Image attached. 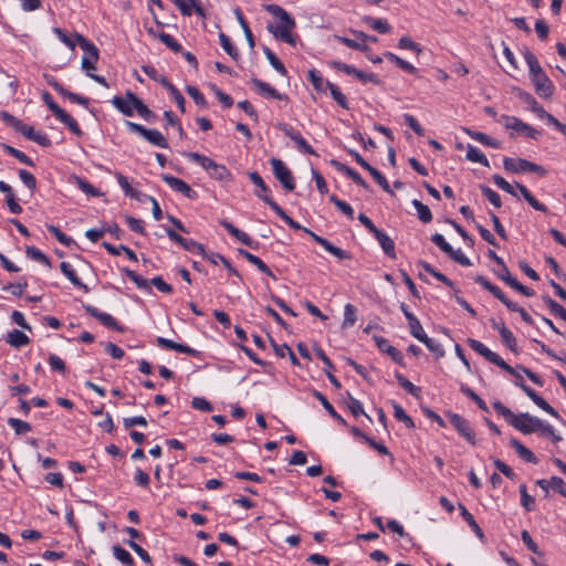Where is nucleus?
Masks as SVG:
<instances>
[{
	"label": "nucleus",
	"instance_id": "nucleus-2",
	"mask_svg": "<svg viewBox=\"0 0 566 566\" xmlns=\"http://www.w3.org/2000/svg\"><path fill=\"white\" fill-rule=\"evenodd\" d=\"M265 10L281 21V24L279 25H269L268 30L274 35L275 39L291 45H295V36H293L291 33L295 28L294 19L277 4H266Z\"/></svg>",
	"mask_w": 566,
	"mask_h": 566
},
{
	"label": "nucleus",
	"instance_id": "nucleus-42",
	"mask_svg": "<svg viewBox=\"0 0 566 566\" xmlns=\"http://www.w3.org/2000/svg\"><path fill=\"white\" fill-rule=\"evenodd\" d=\"M467 159L472 163H479L484 167H490L489 159L486 156L480 151L476 147L469 145L467 151Z\"/></svg>",
	"mask_w": 566,
	"mask_h": 566
},
{
	"label": "nucleus",
	"instance_id": "nucleus-11",
	"mask_svg": "<svg viewBox=\"0 0 566 566\" xmlns=\"http://www.w3.org/2000/svg\"><path fill=\"white\" fill-rule=\"evenodd\" d=\"M277 128L289 138H291L298 147V149L308 155H316L313 147L303 138L300 132L295 130L286 123H279Z\"/></svg>",
	"mask_w": 566,
	"mask_h": 566
},
{
	"label": "nucleus",
	"instance_id": "nucleus-55",
	"mask_svg": "<svg viewBox=\"0 0 566 566\" xmlns=\"http://www.w3.org/2000/svg\"><path fill=\"white\" fill-rule=\"evenodd\" d=\"M426 345V347L436 357H442L444 355V350L442 345L433 338L428 337L427 335L420 340Z\"/></svg>",
	"mask_w": 566,
	"mask_h": 566
},
{
	"label": "nucleus",
	"instance_id": "nucleus-51",
	"mask_svg": "<svg viewBox=\"0 0 566 566\" xmlns=\"http://www.w3.org/2000/svg\"><path fill=\"white\" fill-rule=\"evenodd\" d=\"M392 408H394V416L397 420L402 421L406 424V427H408L410 429L415 428L413 420L411 419V417H409L406 413L405 409L400 405H398L397 402H394Z\"/></svg>",
	"mask_w": 566,
	"mask_h": 566
},
{
	"label": "nucleus",
	"instance_id": "nucleus-22",
	"mask_svg": "<svg viewBox=\"0 0 566 566\" xmlns=\"http://www.w3.org/2000/svg\"><path fill=\"white\" fill-rule=\"evenodd\" d=\"M251 83L253 87L258 91L261 95H268L272 98L280 99V101H289V97L285 94L280 93L274 87H272L270 84L259 80V78H252Z\"/></svg>",
	"mask_w": 566,
	"mask_h": 566
},
{
	"label": "nucleus",
	"instance_id": "nucleus-62",
	"mask_svg": "<svg viewBox=\"0 0 566 566\" xmlns=\"http://www.w3.org/2000/svg\"><path fill=\"white\" fill-rule=\"evenodd\" d=\"M75 180H76L77 187L86 195H90L93 197H99L102 195L97 188H95L93 185H91L85 179L76 177Z\"/></svg>",
	"mask_w": 566,
	"mask_h": 566
},
{
	"label": "nucleus",
	"instance_id": "nucleus-57",
	"mask_svg": "<svg viewBox=\"0 0 566 566\" xmlns=\"http://www.w3.org/2000/svg\"><path fill=\"white\" fill-rule=\"evenodd\" d=\"M502 331H501V338L503 340V343L506 345V347L516 353L517 352V344H516V338L514 337L513 333L506 328V326H502L501 327Z\"/></svg>",
	"mask_w": 566,
	"mask_h": 566
},
{
	"label": "nucleus",
	"instance_id": "nucleus-10",
	"mask_svg": "<svg viewBox=\"0 0 566 566\" xmlns=\"http://www.w3.org/2000/svg\"><path fill=\"white\" fill-rule=\"evenodd\" d=\"M270 163L273 174L281 182L282 187L287 191H293L295 188V181L291 170L279 158H272Z\"/></svg>",
	"mask_w": 566,
	"mask_h": 566
},
{
	"label": "nucleus",
	"instance_id": "nucleus-19",
	"mask_svg": "<svg viewBox=\"0 0 566 566\" xmlns=\"http://www.w3.org/2000/svg\"><path fill=\"white\" fill-rule=\"evenodd\" d=\"M84 310L87 314L98 319L104 326L113 328L115 331H122L120 326L112 315L101 312L95 306L88 304L84 305Z\"/></svg>",
	"mask_w": 566,
	"mask_h": 566
},
{
	"label": "nucleus",
	"instance_id": "nucleus-16",
	"mask_svg": "<svg viewBox=\"0 0 566 566\" xmlns=\"http://www.w3.org/2000/svg\"><path fill=\"white\" fill-rule=\"evenodd\" d=\"M161 179L175 191L182 193L186 198L195 199L197 192L182 179L171 175H161Z\"/></svg>",
	"mask_w": 566,
	"mask_h": 566
},
{
	"label": "nucleus",
	"instance_id": "nucleus-41",
	"mask_svg": "<svg viewBox=\"0 0 566 566\" xmlns=\"http://www.w3.org/2000/svg\"><path fill=\"white\" fill-rule=\"evenodd\" d=\"M326 87H328L333 99L344 109H349V105L346 96L342 93L339 87L331 82H326Z\"/></svg>",
	"mask_w": 566,
	"mask_h": 566
},
{
	"label": "nucleus",
	"instance_id": "nucleus-56",
	"mask_svg": "<svg viewBox=\"0 0 566 566\" xmlns=\"http://www.w3.org/2000/svg\"><path fill=\"white\" fill-rule=\"evenodd\" d=\"M8 423L17 434H24L32 430V427L29 422L17 419V418H9Z\"/></svg>",
	"mask_w": 566,
	"mask_h": 566
},
{
	"label": "nucleus",
	"instance_id": "nucleus-39",
	"mask_svg": "<svg viewBox=\"0 0 566 566\" xmlns=\"http://www.w3.org/2000/svg\"><path fill=\"white\" fill-rule=\"evenodd\" d=\"M30 342L29 337L21 331L19 329H13L12 332H10L8 334V343L12 346V347H22V346H25L28 345Z\"/></svg>",
	"mask_w": 566,
	"mask_h": 566
},
{
	"label": "nucleus",
	"instance_id": "nucleus-9",
	"mask_svg": "<svg viewBox=\"0 0 566 566\" xmlns=\"http://www.w3.org/2000/svg\"><path fill=\"white\" fill-rule=\"evenodd\" d=\"M496 120L502 124L507 129H514L518 133L526 135L532 139H537L541 136V133L530 126L528 124L522 122L520 118L515 116L501 115Z\"/></svg>",
	"mask_w": 566,
	"mask_h": 566
},
{
	"label": "nucleus",
	"instance_id": "nucleus-61",
	"mask_svg": "<svg viewBox=\"0 0 566 566\" xmlns=\"http://www.w3.org/2000/svg\"><path fill=\"white\" fill-rule=\"evenodd\" d=\"M356 323V308L353 304H346L344 308L343 328L353 326Z\"/></svg>",
	"mask_w": 566,
	"mask_h": 566
},
{
	"label": "nucleus",
	"instance_id": "nucleus-3",
	"mask_svg": "<svg viewBox=\"0 0 566 566\" xmlns=\"http://www.w3.org/2000/svg\"><path fill=\"white\" fill-rule=\"evenodd\" d=\"M186 157L199 164L206 171H208L210 177L217 180H226L231 176L226 166L217 164L214 160L205 155L199 153H187Z\"/></svg>",
	"mask_w": 566,
	"mask_h": 566
},
{
	"label": "nucleus",
	"instance_id": "nucleus-36",
	"mask_svg": "<svg viewBox=\"0 0 566 566\" xmlns=\"http://www.w3.org/2000/svg\"><path fill=\"white\" fill-rule=\"evenodd\" d=\"M62 273L72 282L73 285L77 287H82L87 291V286L80 280L75 270L67 262H62L60 264Z\"/></svg>",
	"mask_w": 566,
	"mask_h": 566
},
{
	"label": "nucleus",
	"instance_id": "nucleus-25",
	"mask_svg": "<svg viewBox=\"0 0 566 566\" xmlns=\"http://www.w3.org/2000/svg\"><path fill=\"white\" fill-rule=\"evenodd\" d=\"M331 164L338 170L343 171L349 177L355 184L363 187L364 189H369L368 184L361 178V176L355 171L353 168L346 166L345 164H342L337 160H332Z\"/></svg>",
	"mask_w": 566,
	"mask_h": 566
},
{
	"label": "nucleus",
	"instance_id": "nucleus-23",
	"mask_svg": "<svg viewBox=\"0 0 566 566\" xmlns=\"http://www.w3.org/2000/svg\"><path fill=\"white\" fill-rule=\"evenodd\" d=\"M0 191L4 193L6 203L10 212L14 214H20L22 212V207L17 202L12 187L7 182L0 180Z\"/></svg>",
	"mask_w": 566,
	"mask_h": 566
},
{
	"label": "nucleus",
	"instance_id": "nucleus-6",
	"mask_svg": "<svg viewBox=\"0 0 566 566\" xmlns=\"http://www.w3.org/2000/svg\"><path fill=\"white\" fill-rule=\"evenodd\" d=\"M73 38L77 40L80 48L87 54L82 57V69L86 71V73L91 70H95V63L98 60V49L80 33H74Z\"/></svg>",
	"mask_w": 566,
	"mask_h": 566
},
{
	"label": "nucleus",
	"instance_id": "nucleus-17",
	"mask_svg": "<svg viewBox=\"0 0 566 566\" xmlns=\"http://www.w3.org/2000/svg\"><path fill=\"white\" fill-rule=\"evenodd\" d=\"M531 81L535 86L536 93L544 98H548L553 95L554 85L545 72L530 76Z\"/></svg>",
	"mask_w": 566,
	"mask_h": 566
},
{
	"label": "nucleus",
	"instance_id": "nucleus-32",
	"mask_svg": "<svg viewBox=\"0 0 566 566\" xmlns=\"http://www.w3.org/2000/svg\"><path fill=\"white\" fill-rule=\"evenodd\" d=\"M516 188L532 208L541 212H547V207L541 203L524 185L516 182Z\"/></svg>",
	"mask_w": 566,
	"mask_h": 566
},
{
	"label": "nucleus",
	"instance_id": "nucleus-45",
	"mask_svg": "<svg viewBox=\"0 0 566 566\" xmlns=\"http://www.w3.org/2000/svg\"><path fill=\"white\" fill-rule=\"evenodd\" d=\"M419 265L426 271L428 272L429 274H431L433 277H436L438 281L442 282L443 284H446L447 286L449 287H454L453 286V283L444 275L442 274L441 272L437 271L433 269V266H431V264H429L428 262L426 261H419Z\"/></svg>",
	"mask_w": 566,
	"mask_h": 566
},
{
	"label": "nucleus",
	"instance_id": "nucleus-63",
	"mask_svg": "<svg viewBox=\"0 0 566 566\" xmlns=\"http://www.w3.org/2000/svg\"><path fill=\"white\" fill-rule=\"evenodd\" d=\"M493 408L495 411L504 417L511 426H513L514 418H516L517 415H514L507 407H505L501 401H494Z\"/></svg>",
	"mask_w": 566,
	"mask_h": 566
},
{
	"label": "nucleus",
	"instance_id": "nucleus-5",
	"mask_svg": "<svg viewBox=\"0 0 566 566\" xmlns=\"http://www.w3.org/2000/svg\"><path fill=\"white\" fill-rule=\"evenodd\" d=\"M467 344L471 349L483 356L488 361L496 365L509 374H514V368L506 364L496 353L490 350L483 343L474 338H468Z\"/></svg>",
	"mask_w": 566,
	"mask_h": 566
},
{
	"label": "nucleus",
	"instance_id": "nucleus-60",
	"mask_svg": "<svg viewBox=\"0 0 566 566\" xmlns=\"http://www.w3.org/2000/svg\"><path fill=\"white\" fill-rule=\"evenodd\" d=\"M460 390L470 399H472L476 405L478 407L488 412L489 411V408L486 406V403L484 402V400L479 397L471 388H469L468 386L465 385H461L460 387Z\"/></svg>",
	"mask_w": 566,
	"mask_h": 566
},
{
	"label": "nucleus",
	"instance_id": "nucleus-64",
	"mask_svg": "<svg viewBox=\"0 0 566 566\" xmlns=\"http://www.w3.org/2000/svg\"><path fill=\"white\" fill-rule=\"evenodd\" d=\"M493 408L495 411L504 417L511 426H513L514 418H516L517 415H514L507 407H505L501 401H494Z\"/></svg>",
	"mask_w": 566,
	"mask_h": 566
},
{
	"label": "nucleus",
	"instance_id": "nucleus-8",
	"mask_svg": "<svg viewBox=\"0 0 566 566\" xmlns=\"http://www.w3.org/2000/svg\"><path fill=\"white\" fill-rule=\"evenodd\" d=\"M512 375L516 377L515 385L520 387L537 407H539L542 410H544L552 417L556 419L559 418V413L545 399H543L538 394H536L531 387L525 385L522 376L518 373H516L515 369L514 374Z\"/></svg>",
	"mask_w": 566,
	"mask_h": 566
},
{
	"label": "nucleus",
	"instance_id": "nucleus-34",
	"mask_svg": "<svg viewBox=\"0 0 566 566\" xmlns=\"http://www.w3.org/2000/svg\"><path fill=\"white\" fill-rule=\"evenodd\" d=\"M313 396L322 403L324 409L339 423L346 424L345 419L338 415L332 403L327 400V398L319 391L313 390Z\"/></svg>",
	"mask_w": 566,
	"mask_h": 566
},
{
	"label": "nucleus",
	"instance_id": "nucleus-31",
	"mask_svg": "<svg viewBox=\"0 0 566 566\" xmlns=\"http://www.w3.org/2000/svg\"><path fill=\"white\" fill-rule=\"evenodd\" d=\"M127 97L130 98L133 106L139 116L146 120H149V116H154V112L150 111L135 93L127 91Z\"/></svg>",
	"mask_w": 566,
	"mask_h": 566
},
{
	"label": "nucleus",
	"instance_id": "nucleus-12",
	"mask_svg": "<svg viewBox=\"0 0 566 566\" xmlns=\"http://www.w3.org/2000/svg\"><path fill=\"white\" fill-rule=\"evenodd\" d=\"M451 424L454 429L471 444H475V433L469 421L458 413H448Z\"/></svg>",
	"mask_w": 566,
	"mask_h": 566
},
{
	"label": "nucleus",
	"instance_id": "nucleus-58",
	"mask_svg": "<svg viewBox=\"0 0 566 566\" xmlns=\"http://www.w3.org/2000/svg\"><path fill=\"white\" fill-rule=\"evenodd\" d=\"M25 253H27L28 258H30L34 261H38L46 266H51V262H50L49 258L43 252H41L39 249H36L34 247H28L25 250Z\"/></svg>",
	"mask_w": 566,
	"mask_h": 566
},
{
	"label": "nucleus",
	"instance_id": "nucleus-21",
	"mask_svg": "<svg viewBox=\"0 0 566 566\" xmlns=\"http://www.w3.org/2000/svg\"><path fill=\"white\" fill-rule=\"evenodd\" d=\"M374 340L379 350L388 354L391 359L400 366L405 365L403 355L396 347L391 346L386 338L381 336H374Z\"/></svg>",
	"mask_w": 566,
	"mask_h": 566
},
{
	"label": "nucleus",
	"instance_id": "nucleus-28",
	"mask_svg": "<svg viewBox=\"0 0 566 566\" xmlns=\"http://www.w3.org/2000/svg\"><path fill=\"white\" fill-rule=\"evenodd\" d=\"M239 254L242 255L248 262L255 265L262 273L266 274L268 276H271L272 279L276 280L273 272L270 270V268L256 255L250 253L249 251L244 249L238 250Z\"/></svg>",
	"mask_w": 566,
	"mask_h": 566
},
{
	"label": "nucleus",
	"instance_id": "nucleus-7",
	"mask_svg": "<svg viewBox=\"0 0 566 566\" xmlns=\"http://www.w3.org/2000/svg\"><path fill=\"white\" fill-rule=\"evenodd\" d=\"M126 126L132 133L143 136L148 143L160 148H168L166 137L157 129H148L140 124L126 120Z\"/></svg>",
	"mask_w": 566,
	"mask_h": 566
},
{
	"label": "nucleus",
	"instance_id": "nucleus-48",
	"mask_svg": "<svg viewBox=\"0 0 566 566\" xmlns=\"http://www.w3.org/2000/svg\"><path fill=\"white\" fill-rule=\"evenodd\" d=\"M524 57H525V62L530 69V76H533L535 74H539V73L544 72L534 53L526 50Z\"/></svg>",
	"mask_w": 566,
	"mask_h": 566
},
{
	"label": "nucleus",
	"instance_id": "nucleus-24",
	"mask_svg": "<svg viewBox=\"0 0 566 566\" xmlns=\"http://www.w3.org/2000/svg\"><path fill=\"white\" fill-rule=\"evenodd\" d=\"M157 345L165 349H172L179 353L197 356L198 352L185 344L176 343L165 337H157Z\"/></svg>",
	"mask_w": 566,
	"mask_h": 566
},
{
	"label": "nucleus",
	"instance_id": "nucleus-44",
	"mask_svg": "<svg viewBox=\"0 0 566 566\" xmlns=\"http://www.w3.org/2000/svg\"><path fill=\"white\" fill-rule=\"evenodd\" d=\"M124 273L130 281H133L137 285L138 289L146 290L148 292L151 291L150 282L143 277L142 275L137 274L135 271L124 269Z\"/></svg>",
	"mask_w": 566,
	"mask_h": 566
},
{
	"label": "nucleus",
	"instance_id": "nucleus-49",
	"mask_svg": "<svg viewBox=\"0 0 566 566\" xmlns=\"http://www.w3.org/2000/svg\"><path fill=\"white\" fill-rule=\"evenodd\" d=\"M460 510H461V515L467 521V523L470 525L472 531L476 534V536L479 538L483 539L484 538V534H483L481 527L475 522L473 515L463 505H460Z\"/></svg>",
	"mask_w": 566,
	"mask_h": 566
},
{
	"label": "nucleus",
	"instance_id": "nucleus-1",
	"mask_svg": "<svg viewBox=\"0 0 566 566\" xmlns=\"http://www.w3.org/2000/svg\"><path fill=\"white\" fill-rule=\"evenodd\" d=\"M258 197L262 199L266 205L270 206V208L281 218L283 219L292 229L295 230H303L305 233H307L316 243L322 245L327 252L333 254L335 258L339 260H348L350 259L349 252L332 244L327 239L314 233L312 230L302 227L300 223L294 221L291 217H289L285 211L270 197L261 196L258 193Z\"/></svg>",
	"mask_w": 566,
	"mask_h": 566
},
{
	"label": "nucleus",
	"instance_id": "nucleus-50",
	"mask_svg": "<svg viewBox=\"0 0 566 566\" xmlns=\"http://www.w3.org/2000/svg\"><path fill=\"white\" fill-rule=\"evenodd\" d=\"M412 206L416 208L418 212V218L423 222L428 223L432 220V213L428 206L423 205L420 200L415 199L412 201Z\"/></svg>",
	"mask_w": 566,
	"mask_h": 566
},
{
	"label": "nucleus",
	"instance_id": "nucleus-53",
	"mask_svg": "<svg viewBox=\"0 0 566 566\" xmlns=\"http://www.w3.org/2000/svg\"><path fill=\"white\" fill-rule=\"evenodd\" d=\"M263 52L273 69L276 70L280 74L286 75L287 71L284 64L277 59V56L266 46L263 49Z\"/></svg>",
	"mask_w": 566,
	"mask_h": 566
},
{
	"label": "nucleus",
	"instance_id": "nucleus-40",
	"mask_svg": "<svg viewBox=\"0 0 566 566\" xmlns=\"http://www.w3.org/2000/svg\"><path fill=\"white\" fill-rule=\"evenodd\" d=\"M364 22L367 23L371 29L379 33H389L391 30L390 24L384 19H375L371 17H365Z\"/></svg>",
	"mask_w": 566,
	"mask_h": 566
},
{
	"label": "nucleus",
	"instance_id": "nucleus-20",
	"mask_svg": "<svg viewBox=\"0 0 566 566\" xmlns=\"http://www.w3.org/2000/svg\"><path fill=\"white\" fill-rule=\"evenodd\" d=\"M171 2L180 10L185 17H190L192 11L198 15L205 17V10L198 0H171Z\"/></svg>",
	"mask_w": 566,
	"mask_h": 566
},
{
	"label": "nucleus",
	"instance_id": "nucleus-59",
	"mask_svg": "<svg viewBox=\"0 0 566 566\" xmlns=\"http://www.w3.org/2000/svg\"><path fill=\"white\" fill-rule=\"evenodd\" d=\"M480 190L495 208H501L502 200L496 191L485 185H481Z\"/></svg>",
	"mask_w": 566,
	"mask_h": 566
},
{
	"label": "nucleus",
	"instance_id": "nucleus-54",
	"mask_svg": "<svg viewBox=\"0 0 566 566\" xmlns=\"http://www.w3.org/2000/svg\"><path fill=\"white\" fill-rule=\"evenodd\" d=\"M219 40L222 49L233 59L238 60L239 52L237 48L232 44L230 38L226 35L224 33L219 34Z\"/></svg>",
	"mask_w": 566,
	"mask_h": 566
},
{
	"label": "nucleus",
	"instance_id": "nucleus-43",
	"mask_svg": "<svg viewBox=\"0 0 566 566\" xmlns=\"http://www.w3.org/2000/svg\"><path fill=\"white\" fill-rule=\"evenodd\" d=\"M2 148L7 154L17 158L20 163H22L27 166H30V167L34 166L33 160L29 156H27L23 151L17 149L10 145H7V144H3Z\"/></svg>",
	"mask_w": 566,
	"mask_h": 566
},
{
	"label": "nucleus",
	"instance_id": "nucleus-4",
	"mask_svg": "<svg viewBox=\"0 0 566 566\" xmlns=\"http://www.w3.org/2000/svg\"><path fill=\"white\" fill-rule=\"evenodd\" d=\"M503 166L506 171L512 174L531 171L537 174L541 177L547 174L546 169L543 166L534 164L523 158L505 157L503 160Z\"/></svg>",
	"mask_w": 566,
	"mask_h": 566
},
{
	"label": "nucleus",
	"instance_id": "nucleus-47",
	"mask_svg": "<svg viewBox=\"0 0 566 566\" xmlns=\"http://www.w3.org/2000/svg\"><path fill=\"white\" fill-rule=\"evenodd\" d=\"M385 56L388 60H390L391 62H394L401 70H403V71H406V72H408L410 74H416L417 73V69L412 64H410L409 62L400 59L396 54H394L391 52H386Z\"/></svg>",
	"mask_w": 566,
	"mask_h": 566
},
{
	"label": "nucleus",
	"instance_id": "nucleus-27",
	"mask_svg": "<svg viewBox=\"0 0 566 566\" xmlns=\"http://www.w3.org/2000/svg\"><path fill=\"white\" fill-rule=\"evenodd\" d=\"M375 238L379 242L381 249L390 258L396 259V251H395V242L394 240L388 237L384 231L377 229V231L374 233Z\"/></svg>",
	"mask_w": 566,
	"mask_h": 566
},
{
	"label": "nucleus",
	"instance_id": "nucleus-18",
	"mask_svg": "<svg viewBox=\"0 0 566 566\" xmlns=\"http://www.w3.org/2000/svg\"><path fill=\"white\" fill-rule=\"evenodd\" d=\"M220 224L241 243L250 247L251 249H258L259 243L252 240L247 232L240 230L239 228L234 227L231 222L224 219L220 220Z\"/></svg>",
	"mask_w": 566,
	"mask_h": 566
},
{
	"label": "nucleus",
	"instance_id": "nucleus-26",
	"mask_svg": "<svg viewBox=\"0 0 566 566\" xmlns=\"http://www.w3.org/2000/svg\"><path fill=\"white\" fill-rule=\"evenodd\" d=\"M521 97L528 105V108L541 119H545L547 123H549V118L554 117L552 114L547 113L531 94L525 93L524 95H521Z\"/></svg>",
	"mask_w": 566,
	"mask_h": 566
},
{
	"label": "nucleus",
	"instance_id": "nucleus-35",
	"mask_svg": "<svg viewBox=\"0 0 566 566\" xmlns=\"http://www.w3.org/2000/svg\"><path fill=\"white\" fill-rule=\"evenodd\" d=\"M112 103L124 115L132 116L134 114L135 107L133 106L130 98L127 97V93L125 94V97L115 96Z\"/></svg>",
	"mask_w": 566,
	"mask_h": 566
},
{
	"label": "nucleus",
	"instance_id": "nucleus-29",
	"mask_svg": "<svg viewBox=\"0 0 566 566\" xmlns=\"http://www.w3.org/2000/svg\"><path fill=\"white\" fill-rule=\"evenodd\" d=\"M315 353L317 355V357L324 363L325 365V373H326V376L328 378V380L332 382V385L336 388H340L342 385L340 382L338 381V379L332 374V370L334 369V366L331 361V359L326 356L325 352L319 348V347H316L315 349Z\"/></svg>",
	"mask_w": 566,
	"mask_h": 566
},
{
	"label": "nucleus",
	"instance_id": "nucleus-15",
	"mask_svg": "<svg viewBox=\"0 0 566 566\" xmlns=\"http://www.w3.org/2000/svg\"><path fill=\"white\" fill-rule=\"evenodd\" d=\"M1 118L7 125L12 127L15 132L22 134L29 140L33 138L35 130L32 126L24 124L22 120L9 114L8 112H2Z\"/></svg>",
	"mask_w": 566,
	"mask_h": 566
},
{
	"label": "nucleus",
	"instance_id": "nucleus-52",
	"mask_svg": "<svg viewBox=\"0 0 566 566\" xmlns=\"http://www.w3.org/2000/svg\"><path fill=\"white\" fill-rule=\"evenodd\" d=\"M347 395H348L347 407L350 410V412L353 413V416L357 418L360 415H364L369 421H371V418L367 413H365L361 402L358 399L354 398L349 392Z\"/></svg>",
	"mask_w": 566,
	"mask_h": 566
},
{
	"label": "nucleus",
	"instance_id": "nucleus-30",
	"mask_svg": "<svg viewBox=\"0 0 566 566\" xmlns=\"http://www.w3.org/2000/svg\"><path fill=\"white\" fill-rule=\"evenodd\" d=\"M511 447L516 451V453L526 462L536 464L538 459L535 454L527 449L522 442H520L516 438H512L510 440Z\"/></svg>",
	"mask_w": 566,
	"mask_h": 566
},
{
	"label": "nucleus",
	"instance_id": "nucleus-37",
	"mask_svg": "<svg viewBox=\"0 0 566 566\" xmlns=\"http://www.w3.org/2000/svg\"><path fill=\"white\" fill-rule=\"evenodd\" d=\"M465 132L471 138H473L474 140H478L479 143H481L485 146H490L493 148L501 147V143L499 140L491 138L490 136H488L484 133L474 132V130H470V129H467Z\"/></svg>",
	"mask_w": 566,
	"mask_h": 566
},
{
	"label": "nucleus",
	"instance_id": "nucleus-33",
	"mask_svg": "<svg viewBox=\"0 0 566 566\" xmlns=\"http://www.w3.org/2000/svg\"><path fill=\"white\" fill-rule=\"evenodd\" d=\"M116 179L118 181V185L120 186V188L123 189V191L125 192L126 196L135 199V200H138V201H143V193L135 190L130 184L128 182V179L120 172H117L116 174Z\"/></svg>",
	"mask_w": 566,
	"mask_h": 566
},
{
	"label": "nucleus",
	"instance_id": "nucleus-38",
	"mask_svg": "<svg viewBox=\"0 0 566 566\" xmlns=\"http://www.w3.org/2000/svg\"><path fill=\"white\" fill-rule=\"evenodd\" d=\"M56 118L67 126V128L75 134L76 136H81L83 134L82 129L80 128L77 122L64 109L56 116Z\"/></svg>",
	"mask_w": 566,
	"mask_h": 566
},
{
	"label": "nucleus",
	"instance_id": "nucleus-14",
	"mask_svg": "<svg viewBox=\"0 0 566 566\" xmlns=\"http://www.w3.org/2000/svg\"><path fill=\"white\" fill-rule=\"evenodd\" d=\"M474 281L488 290L494 297L501 301L509 310H517V304L510 301L502 292V290L499 286L492 284L486 277L483 275H476Z\"/></svg>",
	"mask_w": 566,
	"mask_h": 566
},
{
	"label": "nucleus",
	"instance_id": "nucleus-13",
	"mask_svg": "<svg viewBox=\"0 0 566 566\" xmlns=\"http://www.w3.org/2000/svg\"><path fill=\"white\" fill-rule=\"evenodd\" d=\"M541 419L530 413H520L514 418L513 427L524 434L537 432Z\"/></svg>",
	"mask_w": 566,
	"mask_h": 566
},
{
	"label": "nucleus",
	"instance_id": "nucleus-46",
	"mask_svg": "<svg viewBox=\"0 0 566 566\" xmlns=\"http://www.w3.org/2000/svg\"><path fill=\"white\" fill-rule=\"evenodd\" d=\"M112 549H113L114 557L117 560H119L123 565L134 566V564H135L134 558L126 549H124L119 545H114Z\"/></svg>",
	"mask_w": 566,
	"mask_h": 566
}]
</instances>
